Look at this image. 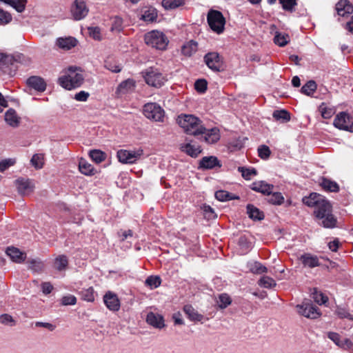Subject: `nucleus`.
Returning <instances> with one entry per match:
<instances>
[{"instance_id": "aec40b11", "label": "nucleus", "mask_w": 353, "mask_h": 353, "mask_svg": "<svg viewBox=\"0 0 353 353\" xmlns=\"http://www.w3.org/2000/svg\"><path fill=\"white\" fill-rule=\"evenodd\" d=\"M27 84L30 88L39 92H43L46 88V82L39 77H30L27 79Z\"/></svg>"}, {"instance_id": "bf43d9fd", "label": "nucleus", "mask_w": 353, "mask_h": 353, "mask_svg": "<svg viewBox=\"0 0 353 353\" xmlns=\"http://www.w3.org/2000/svg\"><path fill=\"white\" fill-rule=\"evenodd\" d=\"M77 303V299L74 296L69 294L64 296L61 299V304L63 305H73Z\"/></svg>"}, {"instance_id": "3c124183", "label": "nucleus", "mask_w": 353, "mask_h": 353, "mask_svg": "<svg viewBox=\"0 0 353 353\" xmlns=\"http://www.w3.org/2000/svg\"><path fill=\"white\" fill-rule=\"evenodd\" d=\"M28 268L35 271L41 272L43 269V263L39 259H32L28 261Z\"/></svg>"}, {"instance_id": "72a5a7b5", "label": "nucleus", "mask_w": 353, "mask_h": 353, "mask_svg": "<svg viewBox=\"0 0 353 353\" xmlns=\"http://www.w3.org/2000/svg\"><path fill=\"white\" fill-rule=\"evenodd\" d=\"M248 268L251 272L256 274H261L268 272L267 268L258 261L249 263Z\"/></svg>"}, {"instance_id": "f257e3e1", "label": "nucleus", "mask_w": 353, "mask_h": 353, "mask_svg": "<svg viewBox=\"0 0 353 353\" xmlns=\"http://www.w3.org/2000/svg\"><path fill=\"white\" fill-rule=\"evenodd\" d=\"M176 122L188 134L197 137L205 132L202 121L193 114H181L177 117Z\"/></svg>"}, {"instance_id": "ea45409f", "label": "nucleus", "mask_w": 353, "mask_h": 353, "mask_svg": "<svg viewBox=\"0 0 353 353\" xmlns=\"http://www.w3.org/2000/svg\"><path fill=\"white\" fill-rule=\"evenodd\" d=\"M161 4L165 10H172L183 5L184 0H163Z\"/></svg>"}, {"instance_id": "58836bf2", "label": "nucleus", "mask_w": 353, "mask_h": 353, "mask_svg": "<svg viewBox=\"0 0 353 353\" xmlns=\"http://www.w3.org/2000/svg\"><path fill=\"white\" fill-rule=\"evenodd\" d=\"M30 163L35 169H41L44 164V154H34L30 159Z\"/></svg>"}, {"instance_id": "6e6d98bb", "label": "nucleus", "mask_w": 353, "mask_h": 353, "mask_svg": "<svg viewBox=\"0 0 353 353\" xmlns=\"http://www.w3.org/2000/svg\"><path fill=\"white\" fill-rule=\"evenodd\" d=\"M271 154V151L268 146L262 145L258 148L259 157L262 159H268Z\"/></svg>"}, {"instance_id": "052dcab7", "label": "nucleus", "mask_w": 353, "mask_h": 353, "mask_svg": "<svg viewBox=\"0 0 353 353\" xmlns=\"http://www.w3.org/2000/svg\"><path fill=\"white\" fill-rule=\"evenodd\" d=\"M194 88L199 92H204L207 90V81L205 79H198L194 83Z\"/></svg>"}, {"instance_id": "2f4dec72", "label": "nucleus", "mask_w": 353, "mask_h": 353, "mask_svg": "<svg viewBox=\"0 0 353 353\" xmlns=\"http://www.w3.org/2000/svg\"><path fill=\"white\" fill-rule=\"evenodd\" d=\"M15 63H16V60L14 59V58L12 56L6 55L3 53H0V66L1 67L3 68L5 65L8 67L9 65H10L12 67L10 68V70H12V68L14 70H15L17 68V66L15 65Z\"/></svg>"}, {"instance_id": "f8f14e48", "label": "nucleus", "mask_w": 353, "mask_h": 353, "mask_svg": "<svg viewBox=\"0 0 353 353\" xmlns=\"http://www.w3.org/2000/svg\"><path fill=\"white\" fill-rule=\"evenodd\" d=\"M14 183L18 192L22 196L30 194L34 188L32 181L29 179L19 178L14 181Z\"/></svg>"}, {"instance_id": "c85d7f7f", "label": "nucleus", "mask_w": 353, "mask_h": 353, "mask_svg": "<svg viewBox=\"0 0 353 353\" xmlns=\"http://www.w3.org/2000/svg\"><path fill=\"white\" fill-rule=\"evenodd\" d=\"M183 311L190 320L192 321H201L203 316L199 314L192 305H186L183 307Z\"/></svg>"}, {"instance_id": "603ef678", "label": "nucleus", "mask_w": 353, "mask_h": 353, "mask_svg": "<svg viewBox=\"0 0 353 353\" xmlns=\"http://www.w3.org/2000/svg\"><path fill=\"white\" fill-rule=\"evenodd\" d=\"M312 298L315 302L320 305L325 303L328 300L326 296L323 295L321 292H319L316 288L314 289V292H312Z\"/></svg>"}, {"instance_id": "0eeeda50", "label": "nucleus", "mask_w": 353, "mask_h": 353, "mask_svg": "<svg viewBox=\"0 0 353 353\" xmlns=\"http://www.w3.org/2000/svg\"><path fill=\"white\" fill-rule=\"evenodd\" d=\"M143 154V150L142 149L120 150L117 152V158L121 163L132 164L139 160Z\"/></svg>"}, {"instance_id": "4be33fe9", "label": "nucleus", "mask_w": 353, "mask_h": 353, "mask_svg": "<svg viewBox=\"0 0 353 353\" xmlns=\"http://www.w3.org/2000/svg\"><path fill=\"white\" fill-rule=\"evenodd\" d=\"M77 40L74 37H60L57 39V46L64 50H69L76 46Z\"/></svg>"}, {"instance_id": "f704fd0d", "label": "nucleus", "mask_w": 353, "mask_h": 353, "mask_svg": "<svg viewBox=\"0 0 353 353\" xmlns=\"http://www.w3.org/2000/svg\"><path fill=\"white\" fill-rule=\"evenodd\" d=\"M272 117L275 120L282 123H285L290 120V114L285 110H274Z\"/></svg>"}, {"instance_id": "a211bd4d", "label": "nucleus", "mask_w": 353, "mask_h": 353, "mask_svg": "<svg viewBox=\"0 0 353 353\" xmlns=\"http://www.w3.org/2000/svg\"><path fill=\"white\" fill-rule=\"evenodd\" d=\"M316 218L321 221L319 224L326 228H334L337 221L332 212H330L326 214L318 215L316 216Z\"/></svg>"}, {"instance_id": "39448f33", "label": "nucleus", "mask_w": 353, "mask_h": 353, "mask_svg": "<svg viewBox=\"0 0 353 353\" xmlns=\"http://www.w3.org/2000/svg\"><path fill=\"white\" fill-rule=\"evenodd\" d=\"M143 113L148 119L158 122H163L165 111L156 103H148L144 105Z\"/></svg>"}, {"instance_id": "8fccbe9b", "label": "nucleus", "mask_w": 353, "mask_h": 353, "mask_svg": "<svg viewBox=\"0 0 353 353\" xmlns=\"http://www.w3.org/2000/svg\"><path fill=\"white\" fill-rule=\"evenodd\" d=\"M217 303L220 308L225 309L231 304L232 300L228 294H221L219 296Z\"/></svg>"}, {"instance_id": "e433bc0d", "label": "nucleus", "mask_w": 353, "mask_h": 353, "mask_svg": "<svg viewBox=\"0 0 353 353\" xmlns=\"http://www.w3.org/2000/svg\"><path fill=\"white\" fill-rule=\"evenodd\" d=\"M13 7L17 12H21L26 7V0H0Z\"/></svg>"}, {"instance_id": "20e7f679", "label": "nucleus", "mask_w": 353, "mask_h": 353, "mask_svg": "<svg viewBox=\"0 0 353 353\" xmlns=\"http://www.w3.org/2000/svg\"><path fill=\"white\" fill-rule=\"evenodd\" d=\"M207 21L209 26L214 32L217 34L223 32L225 19L220 11L210 10L208 13Z\"/></svg>"}, {"instance_id": "864d4df0", "label": "nucleus", "mask_w": 353, "mask_h": 353, "mask_svg": "<svg viewBox=\"0 0 353 353\" xmlns=\"http://www.w3.org/2000/svg\"><path fill=\"white\" fill-rule=\"evenodd\" d=\"M282 5L283 9L287 11L293 12L296 6V0H279Z\"/></svg>"}, {"instance_id": "e2e57ef3", "label": "nucleus", "mask_w": 353, "mask_h": 353, "mask_svg": "<svg viewBox=\"0 0 353 353\" xmlns=\"http://www.w3.org/2000/svg\"><path fill=\"white\" fill-rule=\"evenodd\" d=\"M16 163L14 159H7L0 162V172H3Z\"/></svg>"}, {"instance_id": "69168bd1", "label": "nucleus", "mask_w": 353, "mask_h": 353, "mask_svg": "<svg viewBox=\"0 0 353 353\" xmlns=\"http://www.w3.org/2000/svg\"><path fill=\"white\" fill-rule=\"evenodd\" d=\"M321 116L324 119H330L332 117L334 114V110L332 108H327V107H323V104L320 106Z\"/></svg>"}, {"instance_id": "473e14b6", "label": "nucleus", "mask_w": 353, "mask_h": 353, "mask_svg": "<svg viewBox=\"0 0 353 353\" xmlns=\"http://www.w3.org/2000/svg\"><path fill=\"white\" fill-rule=\"evenodd\" d=\"M135 88V81L133 79H128L122 81L118 86L117 91L125 93L134 90Z\"/></svg>"}, {"instance_id": "b1692460", "label": "nucleus", "mask_w": 353, "mask_h": 353, "mask_svg": "<svg viewBox=\"0 0 353 353\" xmlns=\"http://www.w3.org/2000/svg\"><path fill=\"white\" fill-rule=\"evenodd\" d=\"M146 321L150 325L156 328H162L164 327V321L161 315L150 312L146 317Z\"/></svg>"}, {"instance_id": "37998d69", "label": "nucleus", "mask_w": 353, "mask_h": 353, "mask_svg": "<svg viewBox=\"0 0 353 353\" xmlns=\"http://www.w3.org/2000/svg\"><path fill=\"white\" fill-rule=\"evenodd\" d=\"M316 87L317 85L314 81H309L301 88V92L305 95L310 96L315 92Z\"/></svg>"}, {"instance_id": "dca6fc26", "label": "nucleus", "mask_w": 353, "mask_h": 353, "mask_svg": "<svg viewBox=\"0 0 353 353\" xmlns=\"http://www.w3.org/2000/svg\"><path fill=\"white\" fill-rule=\"evenodd\" d=\"M252 190L261 192L263 194L270 195L272 194L274 185L269 184L263 181H256L251 185Z\"/></svg>"}, {"instance_id": "c03bdc74", "label": "nucleus", "mask_w": 353, "mask_h": 353, "mask_svg": "<svg viewBox=\"0 0 353 353\" xmlns=\"http://www.w3.org/2000/svg\"><path fill=\"white\" fill-rule=\"evenodd\" d=\"M321 186L324 190L333 192H336L339 190V187L336 182L326 179H323Z\"/></svg>"}, {"instance_id": "a878e982", "label": "nucleus", "mask_w": 353, "mask_h": 353, "mask_svg": "<svg viewBox=\"0 0 353 353\" xmlns=\"http://www.w3.org/2000/svg\"><path fill=\"white\" fill-rule=\"evenodd\" d=\"M198 50V43L194 40L185 43L181 48V53L186 57H191Z\"/></svg>"}, {"instance_id": "9d476101", "label": "nucleus", "mask_w": 353, "mask_h": 353, "mask_svg": "<svg viewBox=\"0 0 353 353\" xmlns=\"http://www.w3.org/2000/svg\"><path fill=\"white\" fill-rule=\"evenodd\" d=\"M299 314L310 319H316L321 313L319 308L310 302H304L301 305H297Z\"/></svg>"}, {"instance_id": "f03ea898", "label": "nucleus", "mask_w": 353, "mask_h": 353, "mask_svg": "<svg viewBox=\"0 0 353 353\" xmlns=\"http://www.w3.org/2000/svg\"><path fill=\"white\" fill-rule=\"evenodd\" d=\"M83 81L82 71L76 67L69 68L67 73L59 78V84L67 90L80 87Z\"/></svg>"}, {"instance_id": "09e8293b", "label": "nucleus", "mask_w": 353, "mask_h": 353, "mask_svg": "<svg viewBox=\"0 0 353 353\" xmlns=\"http://www.w3.org/2000/svg\"><path fill=\"white\" fill-rule=\"evenodd\" d=\"M215 197L221 201H230L238 198V196H234L230 193L225 190L216 191L215 192Z\"/></svg>"}, {"instance_id": "c9c22d12", "label": "nucleus", "mask_w": 353, "mask_h": 353, "mask_svg": "<svg viewBox=\"0 0 353 353\" xmlns=\"http://www.w3.org/2000/svg\"><path fill=\"white\" fill-rule=\"evenodd\" d=\"M247 211L250 219L255 220H262L264 217L263 212L253 205H248Z\"/></svg>"}, {"instance_id": "6e6552de", "label": "nucleus", "mask_w": 353, "mask_h": 353, "mask_svg": "<svg viewBox=\"0 0 353 353\" xmlns=\"http://www.w3.org/2000/svg\"><path fill=\"white\" fill-rule=\"evenodd\" d=\"M334 125L340 130L353 132V122L350 121V115L345 112H340L336 116Z\"/></svg>"}, {"instance_id": "4d7b16f0", "label": "nucleus", "mask_w": 353, "mask_h": 353, "mask_svg": "<svg viewBox=\"0 0 353 353\" xmlns=\"http://www.w3.org/2000/svg\"><path fill=\"white\" fill-rule=\"evenodd\" d=\"M0 323L10 326H14L16 324V321L8 314H3L0 316Z\"/></svg>"}, {"instance_id": "6ab92c4d", "label": "nucleus", "mask_w": 353, "mask_h": 353, "mask_svg": "<svg viewBox=\"0 0 353 353\" xmlns=\"http://www.w3.org/2000/svg\"><path fill=\"white\" fill-rule=\"evenodd\" d=\"M4 119L6 123L12 128H17L21 123V118L12 108H10L6 111Z\"/></svg>"}, {"instance_id": "412c9836", "label": "nucleus", "mask_w": 353, "mask_h": 353, "mask_svg": "<svg viewBox=\"0 0 353 353\" xmlns=\"http://www.w3.org/2000/svg\"><path fill=\"white\" fill-rule=\"evenodd\" d=\"M337 14L341 17L350 14L353 12V6L348 0H340L336 4Z\"/></svg>"}, {"instance_id": "bb28decb", "label": "nucleus", "mask_w": 353, "mask_h": 353, "mask_svg": "<svg viewBox=\"0 0 353 353\" xmlns=\"http://www.w3.org/2000/svg\"><path fill=\"white\" fill-rule=\"evenodd\" d=\"M324 199L323 196L317 193H311L309 196H305L303 199V202L305 205L309 207H315L319 205L320 201H323Z\"/></svg>"}, {"instance_id": "ddd939ff", "label": "nucleus", "mask_w": 353, "mask_h": 353, "mask_svg": "<svg viewBox=\"0 0 353 353\" xmlns=\"http://www.w3.org/2000/svg\"><path fill=\"white\" fill-rule=\"evenodd\" d=\"M103 301L107 307L112 311H118L120 308V301L117 296L111 292H107L103 296Z\"/></svg>"}, {"instance_id": "0e129e2a", "label": "nucleus", "mask_w": 353, "mask_h": 353, "mask_svg": "<svg viewBox=\"0 0 353 353\" xmlns=\"http://www.w3.org/2000/svg\"><path fill=\"white\" fill-rule=\"evenodd\" d=\"M336 314L341 319L347 318L353 321V316L344 308L337 307Z\"/></svg>"}, {"instance_id": "774afa93", "label": "nucleus", "mask_w": 353, "mask_h": 353, "mask_svg": "<svg viewBox=\"0 0 353 353\" xmlns=\"http://www.w3.org/2000/svg\"><path fill=\"white\" fill-rule=\"evenodd\" d=\"M41 289L43 294H48L53 290V286L49 282H44L41 285Z\"/></svg>"}, {"instance_id": "cd10ccee", "label": "nucleus", "mask_w": 353, "mask_h": 353, "mask_svg": "<svg viewBox=\"0 0 353 353\" xmlns=\"http://www.w3.org/2000/svg\"><path fill=\"white\" fill-rule=\"evenodd\" d=\"M330 212H332V207L330 203L325 199H323V201H320V203H319V205L314 211L315 216L321 214H326Z\"/></svg>"}, {"instance_id": "5fc2aeb1", "label": "nucleus", "mask_w": 353, "mask_h": 353, "mask_svg": "<svg viewBox=\"0 0 353 353\" xmlns=\"http://www.w3.org/2000/svg\"><path fill=\"white\" fill-rule=\"evenodd\" d=\"M268 201L274 205H281L284 201V197L280 192H274L272 194Z\"/></svg>"}, {"instance_id": "13d9d810", "label": "nucleus", "mask_w": 353, "mask_h": 353, "mask_svg": "<svg viewBox=\"0 0 353 353\" xmlns=\"http://www.w3.org/2000/svg\"><path fill=\"white\" fill-rule=\"evenodd\" d=\"M157 14L155 10H148L142 15V19L145 21H154L157 19Z\"/></svg>"}, {"instance_id": "79ce46f5", "label": "nucleus", "mask_w": 353, "mask_h": 353, "mask_svg": "<svg viewBox=\"0 0 353 353\" xmlns=\"http://www.w3.org/2000/svg\"><path fill=\"white\" fill-rule=\"evenodd\" d=\"M161 283V279L159 276H150L145 281V285L150 289L158 288Z\"/></svg>"}, {"instance_id": "4c0bfd02", "label": "nucleus", "mask_w": 353, "mask_h": 353, "mask_svg": "<svg viewBox=\"0 0 353 353\" xmlns=\"http://www.w3.org/2000/svg\"><path fill=\"white\" fill-rule=\"evenodd\" d=\"M274 42L276 45L283 47L290 42V37L286 33L276 32L274 38Z\"/></svg>"}, {"instance_id": "338daca9", "label": "nucleus", "mask_w": 353, "mask_h": 353, "mask_svg": "<svg viewBox=\"0 0 353 353\" xmlns=\"http://www.w3.org/2000/svg\"><path fill=\"white\" fill-rule=\"evenodd\" d=\"M89 97V93L85 91H81L77 93L74 96V99L79 101H85Z\"/></svg>"}, {"instance_id": "7c9ffc66", "label": "nucleus", "mask_w": 353, "mask_h": 353, "mask_svg": "<svg viewBox=\"0 0 353 353\" xmlns=\"http://www.w3.org/2000/svg\"><path fill=\"white\" fill-rule=\"evenodd\" d=\"M68 265V259L65 255H59L55 258L54 268L58 271L65 270Z\"/></svg>"}, {"instance_id": "680f3d73", "label": "nucleus", "mask_w": 353, "mask_h": 353, "mask_svg": "<svg viewBox=\"0 0 353 353\" xmlns=\"http://www.w3.org/2000/svg\"><path fill=\"white\" fill-rule=\"evenodd\" d=\"M11 20L12 17L10 14L0 8V24L8 23Z\"/></svg>"}, {"instance_id": "393cba45", "label": "nucleus", "mask_w": 353, "mask_h": 353, "mask_svg": "<svg viewBox=\"0 0 353 353\" xmlns=\"http://www.w3.org/2000/svg\"><path fill=\"white\" fill-rule=\"evenodd\" d=\"M180 149L188 155L194 158L196 157L202 151L199 145L192 144L191 143L181 144Z\"/></svg>"}, {"instance_id": "4468645a", "label": "nucleus", "mask_w": 353, "mask_h": 353, "mask_svg": "<svg viewBox=\"0 0 353 353\" xmlns=\"http://www.w3.org/2000/svg\"><path fill=\"white\" fill-rule=\"evenodd\" d=\"M299 260L305 268H314L321 265L319 258L310 253L302 254L299 257Z\"/></svg>"}, {"instance_id": "9b49d317", "label": "nucleus", "mask_w": 353, "mask_h": 353, "mask_svg": "<svg viewBox=\"0 0 353 353\" xmlns=\"http://www.w3.org/2000/svg\"><path fill=\"white\" fill-rule=\"evenodd\" d=\"M204 61L208 67L214 72L222 70V61L217 52H208L204 57Z\"/></svg>"}, {"instance_id": "a18cd8bd", "label": "nucleus", "mask_w": 353, "mask_h": 353, "mask_svg": "<svg viewBox=\"0 0 353 353\" xmlns=\"http://www.w3.org/2000/svg\"><path fill=\"white\" fill-rule=\"evenodd\" d=\"M259 285L265 288H272L276 286V283L275 281L268 276H262L258 281Z\"/></svg>"}, {"instance_id": "5701e85b", "label": "nucleus", "mask_w": 353, "mask_h": 353, "mask_svg": "<svg viewBox=\"0 0 353 353\" xmlns=\"http://www.w3.org/2000/svg\"><path fill=\"white\" fill-rule=\"evenodd\" d=\"M216 166L220 168L221 164L219 159L214 156L204 157L199 163V167L203 169H212Z\"/></svg>"}, {"instance_id": "1a4fd4ad", "label": "nucleus", "mask_w": 353, "mask_h": 353, "mask_svg": "<svg viewBox=\"0 0 353 353\" xmlns=\"http://www.w3.org/2000/svg\"><path fill=\"white\" fill-rule=\"evenodd\" d=\"M89 12L85 0H75L71 8L72 15L75 20L85 18Z\"/></svg>"}, {"instance_id": "c756f323", "label": "nucleus", "mask_w": 353, "mask_h": 353, "mask_svg": "<svg viewBox=\"0 0 353 353\" xmlns=\"http://www.w3.org/2000/svg\"><path fill=\"white\" fill-rule=\"evenodd\" d=\"M79 170L81 173L86 176H92L95 174L93 166L83 159H81L79 161Z\"/></svg>"}, {"instance_id": "7ed1b4c3", "label": "nucleus", "mask_w": 353, "mask_h": 353, "mask_svg": "<svg viewBox=\"0 0 353 353\" xmlns=\"http://www.w3.org/2000/svg\"><path fill=\"white\" fill-rule=\"evenodd\" d=\"M144 41L148 46L161 50H165L169 43L167 37L159 30L147 32L144 36Z\"/></svg>"}, {"instance_id": "de8ad7c7", "label": "nucleus", "mask_w": 353, "mask_h": 353, "mask_svg": "<svg viewBox=\"0 0 353 353\" xmlns=\"http://www.w3.org/2000/svg\"><path fill=\"white\" fill-rule=\"evenodd\" d=\"M90 158L97 163H101L105 159V154L99 150H93L90 152Z\"/></svg>"}, {"instance_id": "a19ab883", "label": "nucleus", "mask_w": 353, "mask_h": 353, "mask_svg": "<svg viewBox=\"0 0 353 353\" xmlns=\"http://www.w3.org/2000/svg\"><path fill=\"white\" fill-rule=\"evenodd\" d=\"M81 299L88 302H93L94 301V291L92 287L86 289H83L80 292Z\"/></svg>"}, {"instance_id": "49530a36", "label": "nucleus", "mask_w": 353, "mask_h": 353, "mask_svg": "<svg viewBox=\"0 0 353 353\" xmlns=\"http://www.w3.org/2000/svg\"><path fill=\"white\" fill-rule=\"evenodd\" d=\"M238 170L241 173L242 176L245 180H250L252 176H256L257 174V171L255 168H246L245 167H239Z\"/></svg>"}, {"instance_id": "f3484780", "label": "nucleus", "mask_w": 353, "mask_h": 353, "mask_svg": "<svg viewBox=\"0 0 353 353\" xmlns=\"http://www.w3.org/2000/svg\"><path fill=\"white\" fill-rule=\"evenodd\" d=\"M8 256L15 263H21L26 259V254L14 247H9L6 251Z\"/></svg>"}, {"instance_id": "423d86ee", "label": "nucleus", "mask_w": 353, "mask_h": 353, "mask_svg": "<svg viewBox=\"0 0 353 353\" xmlns=\"http://www.w3.org/2000/svg\"><path fill=\"white\" fill-rule=\"evenodd\" d=\"M143 77L147 84L155 88L161 87L166 79L165 76L157 68H150L145 72Z\"/></svg>"}, {"instance_id": "2eb2a0df", "label": "nucleus", "mask_w": 353, "mask_h": 353, "mask_svg": "<svg viewBox=\"0 0 353 353\" xmlns=\"http://www.w3.org/2000/svg\"><path fill=\"white\" fill-rule=\"evenodd\" d=\"M203 135V140L208 144L216 143L220 139L219 130L216 128L205 130V132L200 134Z\"/></svg>"}]
</instances>
